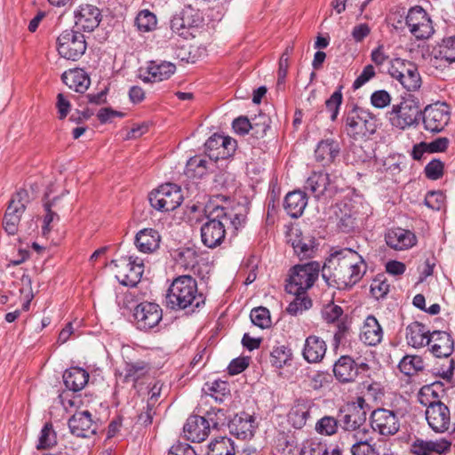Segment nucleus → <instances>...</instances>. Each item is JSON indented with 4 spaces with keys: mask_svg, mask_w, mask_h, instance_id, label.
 Here are the masks:
<instances>
[{
    "mask_svg": "<svg viewBox=\"0 0 455 455\" xmlns=\"http://www.w3.org/2000/svg\"><path fill=\"white\" fill-rule=\"evenodd\" d=\"M365 273L364 259L349 248L333 251L322 267V276L328 286L339 290L352 288Z\"/></svg>",
    "mask_w": 455,
    "mask_h": 455,
    "instance_id": "1",
    "label": "nucleus"
},
{
    "mask_svg": "<svg viewBox=\"0 0 455 455\" xmlns=\"http://www.w3.org/2000/svg\"><path fill=\"white\" fill-rule=\"evenodd\" d=\"M207 219L201 227V237L203 243L212 249L222 243L228 225L236 231L245 222L243 213L222 206H216L209 211Z\"/></svg>",
    "mask_w": 455,
    "mask_h": 455,
    "instance_id": "2",
    "label": "nucleus"
},
{
    "mask_svg": "<svg viewBox=\"0 0 455 455\" xmlns=\"http://www.w3.org/2000/svg\"><path fill=\"white\" fill-rule=\"evenodd\" d=\"M204 303L205 297L198 291L197 283L190 275L176 277L167 291L166 304L173 310L189 309L194 312Z\"/></svg>",
    "mask_w": 455,
    "mask_h": 455,
    "instance_id": "3",
    "label": "nucleus"
},
{
    "mask_svg": "<svg viewBox=\"0 0 455 455\" xmlns=\"http://www.w3.org/2000/svg\"><path fill=\"white\" fill-rule=\"evenodd\" d=\"M343 122V132L355 140L368 139L378 126L375 116L356 105L344 114Z\"/></svg>",
    "mask_w": 455,
    "mask_h": 455,
    "instance_id": "4",
    "label": "nucleus"
},
{
    "mask_svg": "<svg viewBox=\"0 0 455 455\" xmlns=\"http://www.w3.org/2000/svg\"><path fill=\"white\" fill-rule=\"evenodd\" d=\"M319 272L320 264L316 261L294 266L290 270L285 291L291 294L306 293L317 280Z\"/></svg>",
    "mask_w": 455,
    "mask_h": 455,
    "instance_id": "5",
    "label": "nucleus"
},
{
    "mask_svg": "<svg viewBox=\"0 0 455 455\" xmlns=\"http://www.w3.org/2000/svg\"><path fill=\"white\" fill-rule=\"evenodd\" d=\"M183 201L179 186L172 183L161 185L149 194V202L153 208L161 212H170L178 208Z\"/></svg>",
    "mask_w": 455,
    "mask_h": 455,
    "instance_id": "6",
    "label": "nucleus"
},
{
    "mask_svg": "<svg viewBox=\"0 0 455 455\" xmlns=\"http://www.w3.org/2000/svg\"><path fill=\"white\" fill-rule=\"evenodd\" d=\"M86 48L84 36L78 31L65 30L57 38L58 52L64 59L76 61L84 54Z\"/></svg>",
    "mask_w": 455,
    "mask_h": 455,
    "instance_id": "7",
    "label": "nucleus"
},
{
    "mask_svg": "<svg viewBox=\"0 0 455 455\" xmlns=\"http://www.w3.org/2000/svg\"><path fill=\"white\" fill-rule=\"evenodd\" d=\"M43 207L45 214L44 216L42 232L43 235L46 236L52 228V224L60 221V214L71 212L72 203L66 197L64 193L52 198H50L48 194H45L43 199Z\"/></svg>",
    "mask_w": 455,
    "mask_h": 455,
    "instance_id": "8",
    "label": "nucleus"
},
{
    "mask_svg": "<svg viewBox=\"0 0 455 455\" xmlns=\"http://www.w3.org/2000/svg\"><path fill=\"white\" fill-rule=\"evenodd\" d=\"M420 114L419 102L408 98L400 104L393 106L392 111L389 113V120L393 126L404 130L417 124Z\"/></svg>",
    "mask_w": 455,
    "mask_h": 455,
    "instance_id": "9",
    "label": "nucleus"
},
{
    "mask_svg": "<svg viewBox=\"0 0 455 455\" xmlns=\"http://www.w3.org/2000/svg\"><path fill=\"white\" fill-rule=\"evenodd\" d=\"M339 179L338 176L323 172H313L307 180L305 188L310 191L317 199L331 198L339 190Z\"/></svg>",
    "mask_w": 455,
    "mask_h": 455,
    "instance_id": "10",
    "label": "nucleus"
},
{
    "mask_svg": "<svg viewBox=\"0 0 455 455\" xmlns=\"http://www.w3.org/2000/svg\"><path fill=\"white\" fill-rule=\"evenodd\" d=\"M116 268V276L125 286H135L140 280L144 272V264L138 258L132 256L122 257L113 260Z\"/></svg>",
    "mask_w": 455,
    "mask_h": 455,
    "instance_id": "11",
    "label": "nucleus"
},
{
    "mask_svg": "<svg viewBox=\"0 0 455 455\" xmlns=\"http://www.w3.org/2000/svg\"><path fill=\"white\" fill-rule=\"evenodd\" d=\"M370 425L372 432L383 436L395 435L400 429L399 418L394 411L378 408L370 415Z\"/></svg>",
    "mask_w": 455,
    "mask_h": 455,
    "instance_id": "12",
    "label": "nucleus"
},
{
    "mask_svg": "<svg viewBox=\"0 0 455 455\" xmlns=\"http://www.w3.org/2000/svg\"><path fill=\"white\" fill-rule=\"evenodd\" d=\"M450 118V108L445 103L428 105L422 112L424 128L433 133L442 132L449 124Z\"/></svg>",
    "mask_w": 455,
    "mask_h": 455,
    "instance_id": "13",
    "label": "nucleus"
},
{
    "mask_svg": "<svg viewBox=\"0 0 455 455\" xmlns=\"http://www.w3.org/2000/svg\"><path fill=\"white\" fill-rule=\"evenodd\" d=\"M406 25L417 40L427 39L434 33L431 20L426 11L420 6H415L409 10L406 16Z\"/></svg>",
    "mask_w": 455,
    "mask_h": 455,
    "instance_id": "14",
    "label": "nucleus"
},
{
    "mask_svg": "<svg viewBox=\"0 0 455 455\" xmlns=\"http://www.w3.org/2000/svg\"><path fill=\"white\" fill-rule=\"evenodd\" d=\"M426 419L429 427L435 433H445L455 430L451 422V411L443 403L430 404L426 410Z\"/></svg>",
    "mask_w": 455,
    "mask_h": 455,
    "instance_id": "15",
    "label": "nucleus"
},
{
    "mask_svg": "<svg viewBox=\"0 0 455 455\" xmlns=\"http://www.w3.org/2000/svg\"><path fill=\"white\" fill-rule=\"evenodd\" d=\"M133 315L138 328L147 331L159 323L163 317V312L157 304L145 301L135 307Z\"/></svg>",
    "mask_w": 455,
    "mask_h": 455,
    "instance_id": "16",
    "label": "nucleus"
},
{
    "mask_svg": "<svg viewBox=\"0 0 455 455\" xmlns=\"http://www.w3.org/2000/svg\"><path fill=\"white\" fill-rule=\"evenodd\" d=\"M176 71V67L169 61L152 60L145 70H140V78L145 83H156L169 79Z\"/></svg>",
    "mask_w": 455,
    "mask_h": 455,
    "instance_id": "17",
    "label": "nucleus"
},
{
    "mask_svg": "<svg viewBox=\"0 0 455 455\" xmlns=\"http://www.w3.org/2000/svg\"><path fill=\"white\" fill-rule=\"evenodd\" d=\"M97 427L88 411H77L68 420L70 432L77 437L88 438L95 435Z\"/></svg>",
    "mask_w": 455,
    "mask_h": 455,
    "instance_id": "18",
    "label": "nucleus"
},
{
    "mask_svg": "<svg viewBox=\"0 0 455 455\" xmlns=\"http://www.w3.org/2000/svg\"><path fill=\"white\" fill-rule=\"evenodd\" d=\"M211 431L210 421L205 416L192 415L183 427V432L188 440L193 443L204 441Z\"/></svg>",
    "mask_w": 455,
    "mask_h": 455,
    "instance_id": "19",
    "label": "nucleus"
},
{
    "mask_svg": "<svg viewBox=\"0 0 455 455\" xmlns=\"http://www.w3.org/2000/svg\"><path fill=\"white\" fill-rule=\"evenodd\" d=\"M385 241L387 245L395 251H405L417 243V236L411 230L395 228L387 231Z\"/></svg>",
    "mask_w": 455,
    "mask_h": 455,
    "instance_id": "20",
    "label": "nucleus"
},
{
    "mask_svg": "<svg viewBox=\"0 0 455 455\" xmlns=\"http://www.w3.org/2000/svg\"><path fill=\"white\" fill-rule=\"evenodd\" d=\"M100 17V12L96 6L83 4L75 12L76 26L84 31L91 32L99 26Z\"/></svg>",
    "mask_w": 455,
    "mask_h": 455,
    "instance_id": "21",
    "label": "nucleus"
},
{
    "mask_svg": "<svg viewBox=\"0 0 455 455\" xmlns=\"http://www.w3.org/2000/svg\"><path fill=\"white\" fill-rule=\"evenodd\" d=\"M161 235L154 228H144L140 230L135 236L134 244L138 251L142 253H154L160 247Z\"/></svg>",
    "mask_w": 455,
    "mask_h": 455,
    "instance_id": "22",
    "label": "nucleus"
},
{
    "mask_svg": "<svg viewBox=\"0 0 455 455\" xmlns=\"http://www.w3.org/2000/svg\"><path fill=\"white\" fill-rule=\"evenodd\" d=\"M431 352L436 357H449L454 349V341L446 331H435L430 334V341L427 344Z\"/></svg>",
    "mask_w": 455,
    "mask_h": 455,
    "instance_id": "23",
    "label": "nucleus"
},
{
    "mask_svg": "<svg viewBox=\"0 0 455 455\" xmlns=\"http://www.w3.org/2000/svg\"><path fill=\"white\" fill-rule=\"evenodd\" d=\"M366 411H361V409H355L348 405L340 408L339 411V423L346 431L355 430L363 427L366 421Z\"/></svg>",
    "mask_w": 455,
    "mask_h": 455,
    "instance_id": "24",
    "label": "nucleus"
},
{
    "mask_svg": "<svg viewBox=\"0 0 455 455\" xmlns=\"http://www.w3.org/2000/svg\"><path fill=\"white\" fill-rule=\"evenodd\" d=\"M335 378L342 383L353 382L358 375L355 362L348 355H342L333 366Z\"/></svg>",
    "mask_w": 455,
    "mask_h": 455,
    "instance_id": "25",
    "label": "nucleus"
},
{
    "mask_svg": "<svg viewBox=\"0 0 455 455\" xmlns=\"http://www.w3.org/2000/svg\"><path fill=\"white\" fill-rule=\"evenodd\" d=\"M326 349L327 346L323 339L310 335L305 340L303 357L310 363L321 362L325 355Z\"/></svg>",
    "mask_w": 455,
    "mask_h": 455,
    "instance_id": "26",
    "label": "nucleus"
},
{
    "mask_svg": "<svg viewBox=\"0 0 455 455\" xmlns=\"http://www.w3.org/2000/svg\"><path fill=\"white\" fill-rule=\"evenodd\" d=\"M253 423L252 416L242 413L241 415H235L228 425L230 434L239 439H247L253 435Z\"/></svg>",
    "mask_w": 455,
    "mask_h": 455,
    "instance_id": "27",
    "label": "nucleus"
},
{
    "mask_svg": "<svg viewBox=\"0 0 455 455\" xmlns=\"http://www.w3.org/2000/svg\"><path fill=\"white\" fill-rule=\"evenodd\" d=\"M451 443L443 438L436 441L416 440L411 445V451L415 455H433V452L442 454L451 449Z\"/></svg>",
    "mask_w": 455,
    "mask_h": 455,
    "instance_id": "28",
    "label": "nucleus"
},
{
    "mask_svg": "<svg viewBox=\"0 0 455 455\" xmlns=\"http://www.w3.org/2000/svg\"><path fill=\"white\" fill-rule=\"evenodd\" d=\"M313 405V403L308 400L296 401L288 414V420L294 428L301 429L305 427Z\"/></svg>",
    "mask_w": 455,
    "mask_h": 455,
    "instance_id": "29",
    "label": "nucleus"
},
{
    "mask_svg": "<svg viewBox=\"0 0 455 455\" xmlns=\"http://www.w3.org/2000/svg\"><path fill=\"white\" fill-rule=\"evenodd\" d=\"M429 331L419 322H413L406 327L407 344L414 348L427 346L430 341Z\"/></svg>",
    "mask_w": 455,
    "mask_h": 455,
    "instance_id": "30",
    "label": "nucleus"
},
{
    "mask_svg": "<svg viewBox=\"0 0 455 455\" xmlns=\"http://www.w3.org/2000/svg\"><path fill=\"white\" fill-rule=\"evenodd\" d=\"M360 339L369 346H376L381 342L383 330L375 316L369 315L366 317L360 333Z\"/></svg>",
    "mask_w": 455,
    "mask_h": 455,
    "instance_id": "31",
    "label": "nucleus"
},
{
    "mask_svg": "<svg viewBox=\"0 0 455 455\" xmlns=\"http://www.w3.org/2000/svg\"><path fill=\"white\" fill-rule=\"evenodd\" d=\"M63 83L76 92L84 93L89 88L91 79L84 69L76 68L62 74Z\"/></svg>",
    "mask_w": 455,
    "mask_h": 455,
    "instance_id": "32",
    "label": "nucleus"
},
{
    "mask_svg": "<svg viewBox=\"0 0 455 455\" xmlns=\"http://www.w3.org/2000/svg\"><path fill=\"white\" fill-rule=\"evenodd\" d=\"M307 204V195L300 190L288 193L283 201L284 210L291 218L295 219L302 215Z\"/></svg>",
    "mask_w": 455,
    "mask_h": 455,
    "instance_id": "33",
    "label": "nucleus"
},
{
    "mask_svg": "<svg viewBox=\"0 0 455 455\" xmlns=\"http://www.w3.org/2000/svg\"><path fill=\"white\" fill-rule=\"evenodd\" d=\"M339 150V144L337 140L333 139L323 140L317 144L315 150V159L323 164L332 163Z\"/></svg>",
    "mask_w": 455,
    "mask_h": 455,
    "instance_id": "34",
    "label": "nucleus"
},
{
    "mask_svg": "<svg viewBox=\"0 0 455 455\" xmlns=\"http://www.w3.org/2000/svg\"><path fill=\"white\" fill-rule=\"evenodd\" d=\"M89 380V373L80 367H71L65 371L63 381L67 388L74 392L82 390Z\"/></svg>",
    "mask_w": 455,
    "mask_h": 455,
    "instance_id": "35",
    "label": "nucleus"
},
{
    "mask_svg": "<svg viewBox=\"0 0 455 455\" xmlns=\"http://www.w3.org/2000/svg\"><path fill=\"white\" fill-rule=\"evenodd\" d=\"M206 387L207 388H204V390L207 402L211 398L217 403H222L230 396L228 383L226 381L215 380L212 384H206Z\"/></svg>",
    "mask_w": 455,
    "mask_h": 455,
    "instance_id": "36",
    "label": "nucleus"
},
{
    "mask_svg": "<svg viewBox=\"0 0 455 455\" xmlns=\"http://www.w3.org/2000/svg\"><path fill=\"white\" fill-rule=\"evenodd\" d=\"M28 202L29 196L28 191L25 189H20L10 200L5 213H10L12 216L21 218Z\"/></svg>",
    "mask_w": 455,
    "mask_h": 455,
    "instance_id": "37",
    "label": "nucleus"
},
{
    "mask_svg": "<svg viewBox=\"0 0 455 455\" xmlns=\"http://www.w3.org/2000/svg\"><path fill=\"white\" fill-rule=\"evenodd\" d=\"M150 367L144 361L126 363L124 368V381L135 384L140 379L148 373Z\"/></svg>",
    "mask_w": 455,
    "mask_h": 455,
    "instance_id": "38",
    "label": "nucleus"
},
{
    "mask_svg": "<svg viewBox=\"0 0 455 455\" xmlns=\"http://www.w3.org/2000/svg\"><path fill=\"white\" fill-rule=\"evenodd\" d=\"M234 442L226 436L212 441L208 445L207 455H235Z\"/></svg>",
    "mask_w": 455,
    "mask_h": 455,
    "instance_id": "39",
    "label": "nucleus"
},
{
    "mask_svg": "<svg viewBox=\"0 0 455 455\" xmlns=\"http://www.w3.org/2000/svg\"><path fill=\"white\" fill-rule=\"evenodd\" d=\"M442 384L440 382H435L431 385L424 386L420 388L419 393V401L421 404L426 407L435 403H442L439 400L438 390H441Z\"/></svg>",
    "mask_w": 455,
    "mask_h": 455,
    "instance_id": "40",
    "label": "nucleus"
},
{
    "mask_svg": "<svg viewBox=\"0 0 455 455\" xmlns=\"http://www.w3.org/2000/svg\"><path fill=\"white\" fill-rule=\"evenodd\" d=\"M134 25L140 32L148 33L156 29L157 20L150 11L142 10L137 14Z\"/></svg>",
    "mask_w": 455,
    "mask_h": 455,
    "instance_id": "41",
    "label": "nucleus"
},
{
    "mask_svg": "<svg viewBox=\"0 0 455 455\" xmlns=\"http://www.w3.org/2000/svg\"><path fill=\"white\" fill-rule=\"evenodd\" d=\"M347 204H337L334 212L339 226L344 232H349L354 228L355 220L351 212L347 211Z\"/></svg>",
    "mask_w": 455,
    "mask_h": 455,
    "instance_id": "42",
    "label": "nucleus"
},
{
    "mask_svg": "<svg viewBox=\"0 0 455 455\" xmlns=\"http://www.w3.org/2000/svg\"><path fill=\"white\" fill-rule=\"evenodd\" d=\"M208 164L206 157L196 156L188 161L185 172L187 175L201 178L206 173Z\"/></svg>",
    "mask_w": 455,
    "mask_h": 455,
    "instance_id": "43",
    "label": "nucleus"
},
{
    "mask_svg": "<svg viewBox=\"0 0 455 455\" xmlns=\"http://www.w3.org/2000/svg\"><path fill=\"white\" fill-rule=\"evenodd\" d=\"M295 253L300 259L312 258L315 253V241L311 238H300L291 243Z\"/></svg>",
    "mask_w": 455,
    "mask_h": 455,
    "instance_id": "44",
    "label": "nucleus"
},
{
    "mask_svg": "<svg viewBox=\"0 0 455 455\" xmlns=\"http://www.w3.org/2000/svg\"><path fill=\"white\" fill-rule=\"evenodd\" d=\"M435 59L443 60L448 64L455 62V36L443 40V43L439 45Z\"/></svg>",
    "mask_w": 455,
    "mask_h": 455,
    "instance_id": "45",
    "label": "nucleus"
},
{
    "mask_svg": "<svg viewBox=\"0 0 455 455\" xmlns=\"http://www.w3.org/2000/svg\"><path fill=\"white\" fill-rule=\"evenodd\" d=\"M398 367L405 375H413L415 372L423 370L424 363L420 356L405 355L400 361Z\"/></svg>",
    "mask_w": 455,
    "mask_h": 455,
    "instance_id": "46",
    "label": "nucleus"
},
{
    "mask_svg": "<svg viewBox=\"0 0 455 455\" xmlns=\"http://www.w3.org/2000/svg\"><path fill=\"white\" fill-rule=\"evenodd\" d=\"M291 351L287 347H276L270 354V363L273 366L281 369L291 361Z\"/></svg>",
    "mask_w": 455,
    "mask_h": 455,
    "instance_id": "47",
    "label": "nucleus"
},
{
    "mask_svg": "<svg viewBox=\"0 0 455 455\" xmlns=\"http://www.w3.org/2000/svg\"><path fill=\"white\" fill-rule=\"evenodd\" d=\"M339 419H337L331 416H324L315 424V430L323 435H332L337 433Z\"/></svg>",
    "mask_w": 455,
    "mask_h": 455,
    "instance_id": "48",
    "label": "nucleus"
},
{
    "mask_svg": "<svg viewBox=\"0 0 455 455\" xmlns=\"http://www.w3.org/2000/svg\"><path fill=\"white\" fill-rule=\"evenodd\" d=\"M294 299L290 302L286 308V311L291 315H297L303 311L308 309L312 306L311 299L306 295V293L294 294Z\"/></svg>",
    "mask_w": 455,
    "mask_h": 455,
    "instance_id": "49",
    "label": "nucleus"
},
{
    "mask_svg": "<svg viewBox=\"0 0 455 455\" xmlns=\"http://www.w3.org/2000/svg\"><path fill=\"white\" fill-rule=\"evenodd\" d=\"M414 65L412 62L400 58L394 59L390 62L388 73L393 78L400 82L404 77V75L409 72V69H411L410 66Z\"/></svg>",
    "mask_w": 455,
    "mask_h": 455,
    "instance_id": "50",
    "label": "nucleus"
},
{
    "mask_svg": "<svg viewBox=\"0 0 455 455\" xmlns=\"http://www.w3.org/2000/svg\"><path fill=\"white\" fill-rule=\"evenodd\" d=\"M410 67L411 69L404 75L400 83L407 91L413 92L420 87L421 77L415 65Z\"/></svg>",
    "mask_w": 455,
    "mask_h": 455,
    "instance_id": "51",
    "label": "nucleus"
},
{
    "mask_svg": "<svg viewBox=\"0 0 455 455\" xmlns=\"http://www.w3.org/2000/svg\"><path fill=\"white\" fill-rule=\"evenodd\" d=\"M250 318L254 325L261 329L267 328L271 324L269 311L264 307L253 308L251 311Z\"/></svg>",
    "mask_w": 455,
    "mask_h": 455,
    "instance_id": "52",
    "label": "nucleus"
},
{
    "mask_svg": "<svg viewBox=\"0 0 455 455\" xmlns=\"http://www.w3.org/2000/svg\"><path fill=\"white\" fill-rule=\"evenodd\" d=\"M177 261L185 269H193L197 265L196 251L191 248H182L178 253Z\"/></svg>",
    "mask_w": 455,
    "mask_h": 455,
    "instance_id": "53",
    "label": "nucleus"
},
{
    "mask_svg": "<svg viewBox=\"0 0 455 455\" xmlns=\"http://www.w3.org/2000/svg\"><path fill=\"white\" fill-rule=\"evenodd\" d=\"M341 86L335 91L331 97L325 101L326 109L331 112V120L335 121L338 117L339 108L342 104Z\"/></svg>",
    "mask_w": 455,
    "mask_h": 455,
    "instance_id": "54",
    "label": "nucleus"
},
{
    "mask_svg": "<svg viewBox=\"0 0 455 455\" xmlns=\"http://www.w3.org/2000/svg\"><path fill=\"white\" fill-rule=\"evenodd\" d=\"M327 444L317 440H307L303 443L300 455H326Z\"/></svg>",
    "mask_w": 455,
    "mask_h": 455,
    "instance_id": "55",
    "label": "nucleus"
},
{
    "mask_svg": "<svg viewBox=\"0 0 455 455\" xmlns=\"http://www.w3.org/2000/svg\"><path fill=\"white\" fill-rule=\"evenodd\" d=\"M205 418L210 421V427L215 429L226 425L228 419L226 411L220 408H212L206 412Z\"/></svg>",
    "mask_w": 455,
    "mask_h": 455,
    "instance_id": "56",
    "label": "nucleus"
},
{
    "mask_svg": "<svg viewBox=\"0 0 455 455\" xmlns=\"http://www.w3.org/2000/svg\"><path fill=\"white\" fill-rule=\"evenodd\" d=\"M360 438L359 442H355L351 447L352 455H379V451L376 448L374 442L362 441Z\"/></svg>",
    "mask_w": 455,
    "mask_h": 455,
    "instance_id": "57",
    "label": "nucleus"
},
{
    "mask_svg": "<svg viewBox=\"0 0 455 455\" xmlns=\"http://www.w3.org/2000/svg\"><path fill=\"white\" fill-rule=\"evenodd\" d=\"M56 443L55 433L51 424H45L41 431L37 449H47Z\"/></svg>",
    "mask_w": 455,
    "mask_h": 455,
    "instance_id": "58",
    "label": "nucleus"
},
{
    "mask_svg": "<svg viewBox=\"0 0 455 455\" xmlns=\"http://www.w3.org/2000/svg\"><path fill=\"white\" fill-rule=\"evenodd\" d=\"M257 118H254L252 122H251V128L250 130L252 131V135L257 138H262L266 135L267 129L269 128V118L266 115H259Z\"/></svg>",
    "mask_w": 455,
    "mask_h": 455,
    "instance_id": "59",
    "label": "nucleus"
},
{
    "mask_svg": "<svg viewBox=\"0 0 455 455\" xmlns=\"http://www.w3.org/2000/svg\"><path fill=\"white\" fill-rule=\"evenodd\" d=\"M171 29L173 33L186 38L189 34V24L185 21L181 13L176 14L171 20Z\"/></svg>",
    "mask_w": 455,
    "mask_h": 455,
    "instance_id": "60",
    "label": "nucleus"
},
{
    "mask_svg": "<svg viewBox=\"0 0 455 455\" xmlns=\"http://www.w3.org/2000/svg\"><path fill=\"white\" fill-rule=\"evenodd\" d=\"M389 283L382 276H378L373 279L371 284V293L377 299L383 298L389 291Z\"/></svg>",
    "mask_w": 455,
    "mask_h": 455,
    "instance_id": "61",
    "label": "nucleus"
},
{
    "mask_svg": "<svg viewBox=\"0 0 455 455\" xmlns=\"http://www.w3.org/2000/svg\"><path fill=\"white\" fill-rule=\"evenodd\" d=\"M443 163L439 159H433L425 167L426 176L433 180L440 179L443 175Z\"/></svg>",
    "mask_w": 455,
    "mask_h": 455,
    "instance_id": "62",
    "label": "nucleus"
},
{
    "mask_svg": "<svg viewBox=\"0 0 455 455\" xmlns=\"http://www.w3.org/2000/svg\"><path fill=\"white\" fill-rule=\"evenodd\" d=\"M225 143L234 146L235 140L220 134H213L206 140L205 147L209 150H219L220 152L221 151L220 146L224 145Z\"/></svg>",
    "mask_w": 455,
    "mask_h": 455,
    "instance_id": "63",
    "label": "nucleus"
},
{
    "mask_svg": "<svg viewBox=\"0 0 455 455\" xmlns=\"http://www.w3.org/2000/svg\"><path fill=\"white\" fill-rule=\"evenodd\" d=\"M444 196L442 192L430 191L425 197V204L432 210H440L443 204Z\"/></svg>",
    "mask_w": 455,
    "mask_h": 455,
    "instance_id": "64",
    "label": "nucleus"
}]
</instances>
